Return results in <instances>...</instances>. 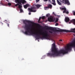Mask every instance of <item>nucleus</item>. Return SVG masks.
<instances>
[{
    "instance_id": "obj_1",
    "label": "nucleus",
    "mask_w": 75,
    "mask_h": 75,
    "mask_svg": "<svg viewBox=\"0 0 75 75\" xmlns=\"http://www.w3.org/2000/svg\"><path fill=\"white\" fill-rule=\"evenodd\" d=\"M23 23L25 25V28H27L25 29V31L24 32V34H26V35H28L29 33H30L31 35H35L37 37V39H43V38H45V39H48V37L49 36V35L48 34L47 31H45V32H43L42 33V37H41L40 36V35L41 34H38V33H36L33 32V30H30V27H31V25L30 24L29 25L27 24L26 23H32L33 24V22L30 21H28L27 20H24L23 21Z\"/></svg>"
},
{
    "instance_id": "obj_2",
    "label": "nucleus",
    "mask_w": 75,
    "mask_h": 75,
    "mask_svg": "<svg viewBox=\"0 0 75 75\" xmlns=\"http://www.w3.org/2000/svg\"><path fill=\"white\" fill-rule=\"evenodd\" d=\"M71 50L70 46H67V48L65 50L64 49H61L59 50H58L55 47V44L53 43L52 44V53H49L47 54V56L50 57H55L56 56H60L61 54H65L68 52V51Z\"/></svg>"
},
{
    "instance_id": "obj_3",
    "label": "nucleus",
    "mask_w": 75,
    "mask_h": 75,
    "mask_svg": "<svg viewBox=\"0 0 75 75\" xmlns=\"http://www.w3.org/2000/svg\"><path fill=\"white\" fill-rule=\"evenodd\" d=\"M45 29H46V30H53L55 32H70L69 30H58L57 29H54V28L51 27H48V26H45V27H44Z\"/></svg>"
},
{
    "instance_id": "obj_4",
    "label": "nucleus",
    "mask_w": 75,
    "mask_h": 75,
    "mask_svg": "<svg viewBox=\"0 0 75 75\" xmlns=\"http://www.w3.org/2000/svg\"><path fill=\"white\" fill-rule=\"evenodd\" d=\"M59 0L61 3H62L65 4H67V5H70V3L69 0H62V1Z\"/></svg>"
},
{
    "instance_id": "obj_5",
    "label": "nucleus",
    "mask_w": 75,
    "mask_h": 75,
    "mask_svg": "<svg viewBox=\"0 0 75 75\" xmlns=\"http://www.w3.org/2000/svg\"><path fill=\"white\" fill-rule=\"evenodd\" d=\"M29 12H35L36 11V7L35 6H33L31 8H28Z\"/></svg>"
},
{
    "instance_id": "obj_6",
    "label": "nucleus",
    "mask_w": 75,
    "mask_h": 75,
    "mask_svg": "<svg viewBox=\"0 0 75 75\" xmlns=\"http://www.w3.org/2000/svg\"><path fill=\"white\" fill-rule=\"evenodd\" d=\"M60 9L62 10H64L63 12V13H66L67 14H69V12L67 10V8H66L65 7L61 8H60Z\"/></svg>"
},
{
    "instance_id": "obj_7",
    "label": "nucleus",
    "mask_w": 75,
    "mask_h": 75,
    "mask_svg": "<svg viewBox=\"0 0 75 75\" xmlns=\"http://www.w3.org/2000/svg\"><path fill=\"white\" fill-rule=\"evenodd\" d=\"M48 20L49 21H50V22H52L53 21H54V19L52 17H48L47 18Z\"/></svg>"
},
{
    "instance_id": "obj_8",
    "label": "nucleus",
    "mask_w": 75,
    "mask_h": 75,
    "mask_svg": "<svg viewBox=\"0 0 75 75\" xmlns=\"http://www.w3.org/2000/svg\"><path fill=\"white\" fill-rule=\"evenodd\" d=\"M52 5L51 4H49L47 6H46L45 7V10H47V8H52Z\"/></svg>"
},
{
    "instance_id": "obj_9",
    "label": "nucleus",
    "mask_w": 75,
    "mask_h": 75,
    "mask_svg": "<svg viewBox=\"0 0 75 75\" xmlns=\"http://www.w3.org/2000/svg\"><path fill=\"white\" fill-rule=\"evenodd\" d=\"M20 3L19 4L21 5H22L21 3L22 4H24V3H26V1L24 0H20Z\"/></svg>"
},
{
    "instance_id": "obj_10",
    "label": "nucleus",
    "mask_w": 75,
    "mask_h": 75,
    "mask_svg": "<svg viewBox=\"0 0 75 75\" xmlns=\"http://www.w3.org/2000/svg\"><path fill=\"white\" fill-rule=\"evenodd\" d=\"M65 21L67 23L68 22H69V21H70V19L68 17H66L65 18Z\"/></svg>"
},
{
    "instance_id": "obj_11",
    "label": "nucleus",
    "mask_w": 75,
    "mask_h": 75,
    "mask_svg": "<svg viewBox=\"0 0 75 75\" xmlns=\"http://www.w3.org/2000/svg\"><path fill=\"white\" fill-rule=\"evenodd\" d=\"M23 7L25 8H27L28 7H29V4H27L25 5H24Z\"/></svg>"
},
{
    "instance_id": "obj_12",
    "label": "nucleus",
    "mask_w": 75,
    "mask_h": 75,
    "mask_svg": "<svg viewBox=\"0 0 75 75\" xmlns=\"http://www.w3.org/2000/svg\"><path fill=\"white\" fill-rule=\"evenodd\" d=\"M52 1L53 3H52V4L54 6H56V3H55V0H52Z\"/></svg>"
},
{
    "instance_id": "obj_13",
    "label": "nucleus",
    "mask_w": 75,
    "mask_h": 75,
    "mask_svg": "<svg viewBox=\"0 0 75 75\" xmlns=\"http://www.w3.org/2000/svg\"><path fill=\"white\" fill-rule=\"evenodd\" d=\"M15 3H19L20 4V0H15Z\"/></svg>"
},
{
    "instance_id": "obj_14",
    "label": "nucleus",
    "mask_w": 75,
    "mask_h": 75,
    "mask_svg": "<svg viewBox=\"0 0 75 75\" xmlns=\"http://www.w3.org/2000/svg\"><path fill=\"white\" fill-rule=\"evenodd\" d=\"M57 2L59 5H60V6H61V5H62V4L59 1V0H57Z\"/></svg>"
},
{
    "instance_id": "obj_15",
    "label": "nucleus",
    "mask_w": 75,
    "mask_h": 75,
    "mask_svg": "<svg viewBox=\"0 0 75 75\" xmlns=\"http://www.w3.org/2000/svg\"><path fill=\"white\" fill-rule=\"evenodd\" d=\"M35 6H36V7H38V8H39L41 6V5L39 4H37L35 5Z\"/></svg>"
},
{
    "instance_id": "obj_16",
    "label": "nucleus",
    "mask_w": 75,
    "mask_h": 75,
    "mask_svg": "<svg viewBox=\"0 0 75 75\" xmlns=\"http://www.w3.org/2000/svg\"><path fill=\"white\" fill-rule=\"evenodd\" d=\"M41 17H40L39 18L38 20V23H41L42 22H40V20H41Z\"/></svg>"
},
{
    "instance_id": "obj_17",
    "label": "nucleus",
    "mask_w": 75,
    "mask_h": 75,
    "mask_svg": "<svg viewBox=\"0 0 75 75\" xmlns=\"http://www.w3.org/2000/svg\"><path fill=\"white\" fill-rule=\"evenodd\" d=\"M70 22H73L74 24H75V19H73L70 20Z\"/></svg>"
},
{
    "instance_id": "obj_18",
    "label": "nucleus",
    "mask_w": 75,
    "mask_h": 75,
    "mask_svg": "<svg viewBox=\"0 0 75 75\" xmlns=\"http://www.w3.org/2000/svg\"><path fill=\"white\" fill-rule=\"evenodd\" d=\"M18 8H20V9L21 8H22V6H21V5L19 4Z\"/></svg>"
},
{
    "instance_id": "obj_19",
    "label": "nucleus",
    "mask_w": 75,
    "mask_h": 75,
    "mask_svg": "<svg viewBox=\"0 0 75 75\" xmlns=\"http://www.w3.org/2000/svg\"><path fill=\"white\" fill-rule=\"evenodd\" d=\"M62 42H63V41H62V40H59V42L60 44H62Z\"/></svg>"
},
{
    "instance_id": "obj_20",
    "label": "nucleus",
    "mask_w": 75,
    "mask_h": 75,
    "mask_svg": "<svg viewBox=\"0 0 75 75\" xmlns=\"http://www.w3.org/2000/svg\"><path fill=\"white\" fill-rule=\"evenodd\" d=\"M71 31L72 32H74L75 33V31H75V28L71 29Z\"/></svg>"
},
{
    "instance_id": "obj_21",
    "label": "nucleus",
    "mask_w": 75,
    "mask_h": 75,
    "mask_svg": "<svg viewBox=\"0 0 75 75\" xmlns=\"http://www.w3.org/2000/svg\"><path fill=\"white\" fill-rule=\"evenodd\" d=\"M46 16L48 17H49V16H50V14L49 13H48L46 14Z\"/></svg>"
},
{
    "instance_id": "obj_22",
    "label": "nucleus",
    "mask_w": 75,
    "mask_h": 75,
    "mask_svg": "<svg viewBox=\"0 0 75 75\" xmlns=\"http://www.w3.org/2000/svg\"><path fill=\"white\" fill-rule=\"evenodd\" d=\"M41 18L42 19V20H44V19H45V16H42Z\"/></svg>"
},
{
    "instance_id": "obj_23",
    "label": "nucleus",
    "mask_w": 75,
    "mask_h": 75,
    "mask_svg": "<svg viewBox=\"0 0 75 75\" xmlns=\"http://www.w3.org/2000/svg\"><path fill=\"white\" fill-rule=\"evenodd\" d=\"M20 11H21V13H22V12H23V9H20Z\"/></svg>"
},
{
    "instance_id": "obj_24",
    "label": "nucleus",
    "mask_w": 75,
    "mask_h": 75,
    "mask_svg": "<svg viewBox=\"0 0 75 75\" xmlns=\"http://www.w3.org/2000/svg\"><path fill=\"white\" fill-rule=\"evenodd\" d=\"M19 4H20L18 3L16 4L15 5V6H19Z\"/></svg>"
},
{
    "instance_id": "obj_25",
    "label": "nucleus",
    "mask_w": 75,
    "mask_h": 75,
    "mask_svg": "<svg viewBox=\"0 0 75 75\" xmlns=\"http://www.w3.org/2000/svg\"><path fill=\"white\" fill-rule=\"evenodd\" d=\"M8 4L9 6H11V4L10 3H8Z\"/></svg>"
},
{
    "instance_id": "obj_26",
    "label": "nucleus",
    "mask_w": 75,
    "mask_h": 75,
    "mask_svg": "<svg viewBox=\"0 0 75 75\" xmlns=\"http://www.w3.org/2000/svg\"><path fill=\"white\" fill-rule=\"evenodd\" d=\"M6 21H7V22L9 21H8V20L7 21L5 20L4 21V22L5 23H6Z\"/></svg>"
},
{
    "instance_id": "obj_27",
    "label": "nucleus",
    "mask_w": 75,
    "mask_h": 75,
    "mask_svg": "<svg viewBox=\"0 0 75 75\" xmlns=\"http://www.w3.org/2000/svg\"><path fill=\"white\" fill-rule=\"evenodd\" d=\"M58 19H56V20L55 21V23H57V22H58Z\"/></svg>"
},
{
    "instance_id": "obj_28",
    "label": "nucleus",
    "mask_w": 75,
    "mask_h": 75,
    "mask_svg": "<svg viewBox=\"0 0 75 75\" xmlns=\"http://www.w3.org/2000/svg\"><path fill=\"white\" fill-rule=\"evenodd\" d=\"M44 1H48V0H43ZM48 1H50L51 0H48Z\"/></svg>"
},
{
    "instance_id": "obj_29",
    "label": "nucleus",
    "mask_w": 75,
    "mask_h": 75,
    "mask_svg": "<svg viewBox=\"0 0 75 75\" xmlns=\"http://www.w3.org/2000/svg\"><path fill=\"white\" fill-rule=\"evenodd\" d=\"M58 25V23H56L55 25V26H57V25Z\"/></svg>"
},
{
    "instance_id": "obj_30",
    "label": "nucleus",
    "mask_w": 75,
    "mask_h": 75,
    "mask_svg": "<svg viewBox=\"0 0 75 75\" xmlns=\"http://www.w3.org/2000/svg\"><path fill=\"white\" fill-rule=\"evenodd\" d=\"M49 32L50 33H51V34H52V31H49Z\"/></svg>"
},
{
    "instance_id": "obj_31",
    "label": "nucleus",
    "mask_w": 75,
    "mask_h": 75,
    "mask_svg": "<svg viewBox=\"0 0 75 75\" xmlns=\"http://www.w3.org/2000/svg\"><path fill=\"white\" fill-rule=\"evenodd\" d=\"M53 14L54 15V16H55V13H54V12H53Z\"/></svg>"
},
{
    "instance_id": "obj_32",
    "label": "nucleus",
    "mask_w": 75,
    "mask_h": 75,
    "mask_svg": "<svg viewBox=\"0 0 75 75\" xmlns=\"http://www.w3.org/2000/svg\"><path fill=\"white\" fill-rule=\"evenodd\" d=\"M73 14L74 16H75V12H74L73 13Z\"/></svg>"
},
{
    "instance_id": "obj_33",
    "label": "nucleus",
    "mask_w": 75,
    "mask_h": 75,
    "mask_svg": "<svg viewBox=\"0 0 75 75\" xmlns=\"http://www.w3.org/2000/svg\"><path fill=\"white\" fill-rule=\"evenodd\" d=\"M31 12H29V15H31Z\"/></svg>"
},
{
    "instance_id": "obj_34",
    "label": "nucleus",
    "mask_w": 75,
    "mask_h": 75,
    "mask_svg": "<svg viewBox=\"0 0 75 75\" xmlns=\"http://www.w3.org/2000/svg\"><path fill=\"white\" fill-rule=\"evenodd\" d=\"M37 2H38L39 1H40L39 0H36Z\"/></svg>"
},
{
    "instance_id": "obj_35",
    "label": "nucleus",
    "mask_w": 75,
    "mask_h": 75,
    "mask_svg": "<svg viewBox=\"0 0 75 75\" xmlns=\"http://www.w3.org/2000/svg\"><path fill=\"white\" fill-rule=\"evenodd\" d=\"M1 5H2V6H3V3H1Z\"/></svg>"
},
{
    "instance_id": "obj_36",
    "label": "nucleus",
    "mask_w": 75,
    "mask_h": 75,
    "mask_svg": "<svg viewBox=\"0 0 75 75\" xmlns=\"http://www.w3.org/2000/svg\"><path fill=\"white\" fill-rule=\"evenodd\" d=\"M7 26H8V27H9V24H7Z\"/></svg>"
},
{
    "instance_id": "obj_37",
    "label": "nucleus",
    "mask_w": 75,
    "mask_h": 75,
    "mask_svg": "<svg viewBox=\"0 0 75 75\" xmlns=\"http://www.w3.org/2000/svg\"><path fill=\"white\" fill-rule=\"evenodd\" d=\"M1 23L2 24V25H3V23H2V22H1Z\"/></svg>"
},
{
    "instance_id": "obj_38",
    "label": "nucleus",
    "mask_w": 75,
    "mask_h": 75,
    "mask_svg": "<svg viewBox=\"0 0 75 75\" xmlns=\"http://www.w3.org/2000/svg\"><path fill=\"white\" fill-rule=\"evenodd\" d=\"M10 23V22H9V23Z\"/></svg>"
}]
</instances>
